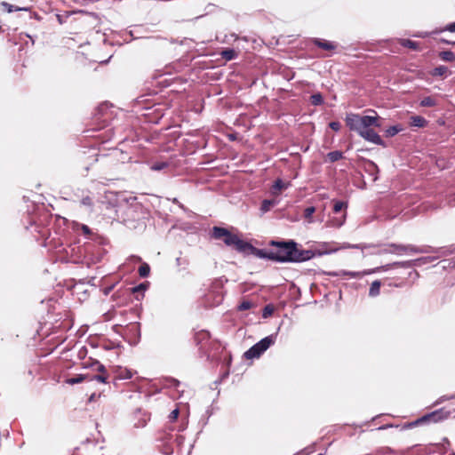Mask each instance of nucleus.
Returning <instances> with one entry per match:
<instances>
[{
	"label": "nucleus",
	"mask_w": 455,
	"mask_h": 455,
	"mask_svg": "<svg viewBox=\"0 0 455 455\" xmlns=\"http://www.w3.org/2000/svg\"><path fill=\"white\" fill-rule=\"evenodd\" d=\"M205 336H207V333H205V332L196 333V334L195 335V342H196V344H199L200 339H201V337H202V338H204Z\"/></svg>",
	"instance_id": "49"
},
{
	"label": "nucleus",
	"mask_w": 455,
	"mask_h": 455,
	"mask_svg": "<svg viewBox=\"0 0 455 455\" xmlns=\"http://www.w3.org/2000/svg\"><path fill=\"white\" fill-rule=\"evenodd\" d=\"M224 294L220 285H213L208 293L204 295V303L207 307H216L222 303Z\"/></svg>",
	"instance_id": "10"
},
{
	"label": "nucleus",
	"mask_w": 455,
	"mask_h": 455,
	"mask_svg": "<svg viewBox=\"0 0 455 455\" xmlns=\"http://www.w3.org/2000/svg\"><path fill=\"white\" fill-rule=\"evenodd\" d=\"M241 253L251 254L259 259H268L273 261V252L271 249H259L254 247L251 243L246 241L241 250Z\"/></svg>",
	"instance_id": "9"
},
{
	"label": "nucleus",
	"mask_w": 455,
	"mask_h": 455,
	"mask_svg": "<svg viewBox=\"0 0 455 455\" xmlns=\"http://www.w3.org/2000/svg\"><path fill=\"white\" fill-rule=\"evenodd\" d=\"M346 206V204L342 201H335L334 202V204H333V212L335 213H338L339 212H340L343 207Z\"/></svg>",
	"instance_id": "43"
},
{
	"label": "nucleus",
	"mask_w": 455,
	"mask_h": 455,
	"mask_svg": "<svg viewBox=\"0 0 455 455\" xmlns=\"http://www.w3.org/2000/svg\"><path fill=\"white\" fill-rule=\"evenodd\" d=\"M329 126L331 130L339 132L341 128V124L338 121H333L329 124Z\"/></svg>",
	"instance_id": "44"
},
{
	"label": "nucleus",
	"mask_w": 455,
	"mask_h": 455,
	"mask_svg": "<svg viewBox=\"0 0 455 455\" xmlns=\"http://www.w3.org/2000/svg\"><path fill=\"white\" fill-rule=\"evenodd\" d=\"M448 400H451V398H450V395H443L438 400H436L434 404L437 405V404H440L441 403L448 401Z\"/></svg>",
	"instance_id": "48"
},
{
	"label": "nucleus",
	"mask_w": 455,
	"mask_h": 455,
	"mask_svg": "<svg viewBox=\"0 0 455 455\" xmlns=\"http://www.w3.org/2000/svg\"><path fill=\"white\" fill-rule=\"evenodd\" d=\"M192 448H193V445L191 444L189 449H188V454L191 452Z\"/></svg>",
	"instance_id": "57"
},
{
	"label": "nucleus",
	"mask_w": 455,
	"mask_h": 455,
	"mask_svg": "<svg viewBox=\"0 0 455 455\" xmlns=\"http://www.w3.org/2000/svg\"><path fill=\"white\" fill-rule=\"evenodd\" d=\"M33 225H34V223H31V226H33ZM35 227H36L35 230H37L38 226H36V225L35 224Z\"/></svg>",
	"instance_id": "59"
},
{
	"label": "nucleus",
	"mask_w": 455,
	"mask_h": 455,
	"mask_svg": "<svg viewBox=\"0 0 455 455\" xmlns=\"http://www.w3.org/2000/svg\"><path fill=\"white\" fill-rule=\"evenodd\" d=\"M315 206L307 207L304 210V218L306 220H307L308 222H313L312 215L315 213Z\"/></svg>",
	"instance_id": "35"
},
{
	"label": "nucleus",
	"mask_w": 455,
	"mask_h": 455,
	"mask_svg": "<svg viewBox=\"0 0 455 455\" xmlns=\"http://www.w3.org/2000/svg\"><path fill=\"white\" fill-rule=\"evenodd\" d=\"M359 135L369 142L378 146L386 147L384 140L373 129H371V126L364 128Z\"/></svg>",
	"instance_id": "12"
},
{
	"label": "nucleus",
	"mask_w": 455,
	"mask_h": 455,
	"mask_svg": "<svg viewBox=\"0 0 455 455\" xmlns=\"http://www.w3.org/2000/svg\"><path fill=\"white\" fill-rule=\"evenodd\" d=\"M163 385L165 387H173L178 392H180L179 387L180 386V382L178 379H174V378H172V377L164 378L163 379Z\"/></svg>",
	"instance_id": "22"
},
{
	"label": "nucleus",
	"mask_w": 455,
	"mask_h": 455,
	"mask_svg": "<svg viewBox=\"0 0 455 455\" xmlns=\"http://www.w3.org/2000/svg\"><path fill=\"white\" fill-rule=\"evenodd\" d=\"M318 455H323V453H320V454H318Z\"/></svg>",
	"instance_id": "63"
},
{
	"label": "nucleus",
	"mask_w": 455,
	"mask_h": 455,
	"mask_svg": "<svg viewBox=\"0 0 455 455\" xmlns=\"http://www.w3.org/2000/svg\"><path fill=\"white\" fill-rule=\"evenodd\" d=\"M415 262L416 261L414 259H412V260H406V261L393 262V263H389V264H387V265L376 267L371 273L379 272L380 270L387 271V270H388V269H390L392 267H401L403 268H411V267H416V263Z\"/></svg>",
	"instance_id": "13"
},
{
	"label": "nucleus",
	"mask_w": 455,
	"mask_h": 455,
	"mask_svg": "<svg viewBox=\"0 0 455 455\" xmlns=\"http://www.w3.org/2000/svg\"><path fill=\"white\" fill-rule=\"evenodd\" d=\"M94 367L99 374H88V381H99L101 383H108V374L107 373V370L103 364H101L99 361L94 360L92 363H84V368Z\"/></svg>",
	"instance_id": "8"
},
{
	"label": "nucleus",
	"mask_w": 455,
	"mask_h": 455,
	"mask_svg": "<svg viewBox=\"0 0 455 455\" xmlns=\"http://www.w3.org/2000/svg\"><path fill=\"white\" fill-rule=\"evenodd\" d=\"M179 413H180V411L178 408L172 410L169 415L170 421L172 422V421L176 420L179 416Z\"/></svg>",
	"instance_id": "45"
},
{
	"label": "nucleus",
	"mask_w": 455,
	"mask_h": 455,
	"mask_svg": "<svg viewBox=\"0 0 455 455\" xmlns=\"http://www.w3.org/2000/svg\"><path fill=\"white\" fill-rule=\"evenodd\" d=\"M107 108V106L106 105H100L98 109H97V115H100V116H106L107 114L104 113V111L106 110Z\"/></svg>",
	"instance_id": "47"
},
{
	"label": "nucleus",
	"mask_w": 455,
	"mask_h": 455,
	"mask_svg": "<svg viewBox=\"0 0 455 455\" xmlns=\"http://www.w3.org/2000/svg\"><path fill=\"white\" fill-rule=\"evenodd\" d=\"M347 248H355L364 251L366 249H372L371 254H396V255H410L418 253H430L443 251L445 253H453L454 249L451 247L433 248L429 245L416 246L414 244H401V243H358L348 244Z\"/></svg>",
	"instance_id": "1"
},
{
	"label": "nucleus",
	"mask_w": 455,
	"mask_h": 455,
	"mask_svg": "<svg viewBox=\"0 0 455 455\" xmlns=\"http://www.w3.org/2000/svg\"><path fill=\"white\" fill-rule=\"evenodd\" d=\"M380 286L381 283L379 280H375L374 282H372L369 289V296L377 297L379 294Z\"/></svg>",
	"instance_id": "24"
},
{
	"label": "nucleus",
	"mask_w": 455,
	"mask_h": 455,
	"mask_svg": "<svg viewBox=\"0 0 455 455\" xmlns=\"http://www.w3.org/2000/svg\"><path fill=\"white\" fill-rule=\"evenodd\" d=\"M81 204L84 206H87V207H92L93 205V200L91 196H84L81 200Z\"/></svg>",
	"instance_id": "42"
},
{
	"label": "nucleus",
	"mask_w": 455,
	"mask_h": 455,
	"mask_svg": "<svg viewBox=\"0 0 455 455\" xmlns=\"http://www.w3.org/2000/svg\"><path fill=\"white\" fill-rule=\"evenodd\" d=\"M395 427L393 424H387L378 427V430L387 429Z\"/></svg>",
	"instance_id": "55"
},
{
	"label": "nucleus",
	"mask_w": 455,
	"mask_h": 455,
	"mask_svg": "<svg viewBox=\"0 0 455 455\" xmlns=\"http://www.w3.org/2000/svg\"><path fill=\"white\" fill-rule=\"evenodd\" d=\"M157 441L161 443V450L164 455H172L174 452V443L177 448V452L181 453L185 436L182 435H176L173 439V435L166 430L158 432Z\"/></svg>",
	"instance_id": "3"
},
{
	"label": "nucleus",
	"mask_w": 455,
	"mask_h": 455,
	"mask_svg": "<svg viewBox=\"0 0 455 455\" xmlns=\"http://www.w3.org/2000/svg\"><path fill=\"white\" fill-rule=\"evenodd\" d=\"M324 275H330V276H349L351 278H357L361 276L360 272H355V271H346V270H340V271H328L324 272Z\"/></svg>",
	"instance_id": "15"
},
{
	"label": "nucleus",
	"mask_w": 455,
	"mask_h": 455,
	"mask_svg": "<svg viewBox=\"0 0 455 455\" xmlns=\"http://www.w3.org/2000/svg\"><path fill=\"white\" fill-rule=\"evenodd\" d=\"M420 107H428V108H431V107H435L437 105V101L435 99H434L433 97L431 96H427V97H425L423 98L421 100H420V103H419Z\"/></svg>",
	"instance_id": "30"
},
{
	"label": "nucleus",
	"mask_w": 455,
	"mask_h": 455,
	"mask_svg": "<svg viewBox=\"0 0 455 455\" xmlns=\"http://www.w3.org/2000/svg\"><path fill=\"white\" fill-rule=\"evenodd\" d=\"M274 312V308L271 305H267L264 308H263V311H262V316L264 318H267L268 316H270Z\"/></svg>",
	"instance_id": "41"
},
{
	"label": "nucleus",
	"mask_w": 455,
	"mask_h": 455,
	"mask_svg": "<svg viewBox=\"0 0 455 455\" xmlns=\"http://www.w3.org/2000/svg\"><path fill=\"white\" fill-rule=\"evenodd\" d=\"M326 251H319V249H310V250H300L296 246V252H294L292 263H300L307 260L311 259L316 256L324 255Z\"/></svg>",
	"instance_id": "11"
},
{
	"label": "nucleus",
	"mask_w": 455,
	"mask_h": 455,
	"mask_svg": "<svg viewBox=\"0 0 455 455\" xmlns=\"http://www.w3.org/2000/svg\"><path fill=\"white\" fill-rule=\"evenodd\" d=\"M443 263H446L443 266V268H455V259L443 260Z\"/></svg>",
	"instance_id": "46"
},
{
	"label": "nucleus",
	"mask_w": 455,
	"mask_h": 455,
	"mask_svg": "<svg viewBox=\"0 0 455 455\" xmlns=\"http://www.w3.org/2000/svg\"><path fill=\"white\" fill-rule=\"evenodd\" d=\"M451 416H455V409L451 411V410H446L445 408H441L439 410H436L430 413H427L409 424L404 425L403 427V429L411 428L413 427H417L419 425H421V424H424L427 422H435H435L441 421L443 419H446Z\"/></svg>",
	"instance_id": "6"
},
{
	"label": "nucleus",
	"mask_w": 455,
	"mask_h": 455,
	"mask_svg": "<svg viewBox=\"0 0 455 455\" xmlns=\"http://www.w3.org/2000/svg\"><path fill=\"white\" fill-rule=\"evenodd\" d=\"M436 253H438V256L437 257H421V258H419V259H414L416 262V267H419L423 264H427V263H430L432 261H434L435 259H436L437 258L441 257V256H444V254L443 253V251H437ZM449 253H445V255H448Z\"/></svg>",
	"instance_id": "20"
},
{
	"label": "nucleus",
	"mask_w": 455,
	"mask_h": 455,
	"mask_svg": "<svg viewBox=\"0 0 455 455\" xmlns=\"http://www.w3.org/2000/svg\"><path fill=\"white\" fill-rule=\"evenodd\" d=\"M310 102L313 106H321L323 104L324 100L320 92L315 93L310 97Z\"/></svg>",
	"instance_id": "32"
},
{
	"label": "nucleus",
	"mask_w": 455,
	"mask_h": 455,
	"mask_svg": "<svg viewBox=\"0 0 455 455\" xmlns=\"http://www.w3.org/2000/svg\"><path fill=\"white\" fill-rule=\"evenodd\" d=\"M363 170L371 178L372 181L378 180L379 167L373 161L365 160L363 163Z\"/></svg>",
	"instance_id": "14"
},
{
	"label": "nucleus",
	"mask_w": 455,
	"mask_h": 455,
	"mask_svg": "<svg viewBox=\"0 0 455 455\" xmlns=\"http://www.w3.org/2000/svg\"><path fill=\"white\" fill-rule=\"evenodd\" d=\"M410 120V124L414 127L422 128L427 124V121L420 116H412Z\"/></svg>",
	"instance_id": "19"
},
{
	"label": "nucleus",
	"mask_w": 455,
	"mask_h": 455,
	"mask_svg": "<svg viewBox=\"0 0 455 455\" xmlns=\"http://www.w3.org/2000/svg\"><path fill=\"white\" fill-rule=\"evenodd\" d=\"M314 249H319V251H326V252H324V255L330 254V253H332V252H335L338 251L337 248L332 247L331 244L329 243H322L316 245Z\"/></svg>",
	"instance_id": "26"
},
{
	"label": "nucleus",
	"mask_w": 455,
	"mask_h": 455,
	"mask_svg": "<svg viewBox=\"0 0 455 455\" xmlns=\"http://www.w3.org/2000/svg\"><path fill=\"white\" fill-rule=\"evenodd\" d=\"M150 273V267L147 263H142L139 267V275L141 277H148Z\"/></svg>",
	"instance_id": "34"
},
{
	"label": "nucleus",
	"mask_w": 455,
	"mask_h": 455,
	"mask_svg": "<svg viewBox=\"0 0 455 455\" xmlns=\"http://www.w3.org/2000/svg\"><path fill=\"white\" fill-rule=\"evenodd\" d=\"M168 166H169V164L166 162H156V163H154L150 168L153 171H162Z\"/></svg>",
	"instance_id": "37"
},
{
	"label": "nucleus",
	"mask_w": 455,
	"mask_h": 455,
	"mask_svg": "<svg viewBox=\"0 0 455 455\" xmlns=\"http://www.w3.org/2000/svg\"><path fill=\"white\" fill-rule=\"evenodd\" d=\"M188 263L189 261L187 258L178 257L176 259L177 266L181 267L182 268H186Z\"/></svg>",
	"instance_id": "40"
},
{
	"label": "nucleus",
	"mask_w": 455,
	"mask_h": 455,
	"mask_svg": "<svg viewBox=\"0 0 455 455\" xmlns=\"http://www.w3.org/2000/svg\"><path fill=\"white\" fill-rule=\"evenodd\" d=\"M451 455H455V452L452 451Z\"/></svg>",
	"instance_id": "61"
},
{
	"label": "nucleus",
	"mask_w": 455,
	"mask_h": 455,
	"mask_svg": "<svg viewBox=\"0 0 455 455\" xmlns=\"http://www.w3.org/2000/svg\"><path fill=\"white\" fill-rule=\"evenodd\" d=\"M275 335H269L250 347L245 353L246 359H252L259 357L275 341Z\"/></svg>",
	"instance_id": "7"
},
{
	"label": "nucleus",
	"mask_w": 455,
	"mask_h": 455,
	"mask_svg": "<svg viewBox=\"0 0 455 455\" xmlns=\"http://www.w3.org/2000/svg\"><path fill=\"white\" fill-rule=\"evenodd\" d=\"M253 306L252 302H251L250 300H243L238 306H237V310L238 311H245V310H248L250 308H251Z\"/></svg>",
	"instance_id": "36"
},
{
	"label": "nucleus",
	"mask_w": 455,
	"mask_h": 455,
	"mask_svg": "<svg viewBox=\"0 0 455 455\" xmlns=\"http://www.w3.org/2000/svg\"><path fill=\"white\" fill-rule=\"evenodd\" d=\"M290 186V182L284 183L282 179H276L272 185V193L274 195L278 194L283 189L287 188Z\"/></svg>",
	"instance_id": "17"
},
{
	"label": "nucleus",
	"mask_w": 455,
	"mask_h": 455,
	"mask_svg": "<svg viewBox=\"0 0 455 455\" xmlns=\"http://www.w3.org/2000/svg\"><path fill=\"white\" fill-rule=\"evenodd\" d=\"M277 202L275 199H265L261 203L260 211L263 213L268 212L272 207L276 205Z\"/></svg>",
	"instance_id": "25"
},
{
	"label": "nucleus",
	"mask_w": 455,
	"mask_h": 455,
	"mask_svg": "<svg viewBox=\"0 0 455 455\" xmlns=\"http://www.w3.org/2000/svg\"><path fill=\"white\" fill-rule=\"evenodd\" d=\"M448 44H455V42H452V43H450V42H447Z\"/></svg>",
	"instance_id": "60"
},
{
	"label": "nucleus",
	"mask_w": 455,
	"mask_h": 455,
	"mask_svg": "<svg viewBox=\"0 0 455 455\" xmlns=\"http://www.w3.org/2000/svg\"><path fill=\"white\" fill-rule=\"evenodd\" d=\"M314 44L319 48L326 51H332L336 48V44L334 43L319 38L314 39Z\"/></svg>",
	"instance_id": "16"
},
{
	"label": "nucleus",
	"mask_w": 455,
	"mask_h": 455,
	"mask_svg": "<svg viewBox=\"0 0 455 455\" xmlns=\"http://www.w3.org/2000/svg\"><path fill=\"white\" fill-rule=\"evenodd\" d=\"M440 58L444 61H454L455 54L451 51H443L439 53Z\"/></svg>",
	"instance_id": "33"
},
{
	"label": "nucleus",
	"mask_w": 455,
	"mask_h": 455,
	"mask_svg": "<svg viewBox=\"0 0 455 455\" xmlns=\"http://www.w3.org/2000/svg\"><path fill=\"white\" fill-rule=\"evenodd\" d=\"M343 158V152L339 150L331 151L327 154V159L331 163H335Z\"/></svg>",
	"instance_id": "28"
},
{
	"label": "nucleus",
	"mask_w": 455,
	"mask_h": 455,
	"mask_svg": "<svg viewBox=\"0 0 455 455\" xmlns=\"http://www.w3.org/2000/svg\"><path fill=\"white\" fill-rule=\"evenodd\" d=\"M346 124L351 131H355L358 134L367 126H380L378 123V116H360L353 113L346 116Z\"/></svg>",
	"instance_id": "5"
},
{
	"label": "nucleus",
	"mask_w": 455,
	"mask_h": 455,
	"mask_svg": "<svg viewBox=\"0 0 455 455\" xmlns=\"http://www.w3.org/2000/svg\"><path fill=\"white\" fill-rule=\"evenodd\" d=\"M3 5L5 7L6 11L9 13L16 12V11H28V8H18V7H15L14 5L6 3V2H4Z\"/></svg>",
	"instance_id": "38"
},
{
	"label": "nucleus",
	"mask_w": 455,
	"mask_h": 455,
	"mask_svg": "<svg viewBox=\"0 0 455 455\" xmlns=\"http://www.w3.org/2000/svg\"><path fill=\"white\" fill-rule=\"evenodd\" d=\"M450 446V442L447 438H443V443L438 445V451L445 453Z\"/></svg>",
	"instance_id": "39"
},
{
	"label": "nucleus",
	"mask_w": 455,
	"mask_h": 455,
	"mask_svg": "<svg viewBox=\"0 0 455 455\" xmlns=\"http://www.w3.org/2000/svg\"><path fill=\"white\" fill-rule=\"evenodd\" d=\"M400 44L403 47H407L415 51L419 49V44L410 39H401Z\"/></svg>",
	"instance_id": "27"
},
{
	"label": "nucleus",
	"mask_w": 455,
	"mask_h": 455,
	"mask_svg": "<svg viewBox=\"0 0 455 455\" xmlns=\"http://www.w3.org/2000/svg\"><path fill=\"white\" fill-rule=\"evenodd\" d=\"M132 372L129 371V370H125V374L124 375H122V379H132Z\"/></svg>",
	"instance_id": "54"
},
{
	"label": "nucleus",
	"mask_w": 455,
	"mask_h": 455,
	"mask_svg": "<svg viewBox=\"0 0 455 455\" xmlns=\"http://www.w3.org/2000/svg\"><path fill=\"white\" fill-rule=\"evenodd\" d=\"M146 289V285L143 284V283H140L135 287L132 288V292H138V291H144Z\"/></svg>",
	"instance_id": "50"
},
{
	"label": "nucleus",
	"mask_w": 455,
	"mask_h": 455,
	"mask_svg": "<svg viewBox=\"0 0 455 455\" xmlns=\"http://www.w3.org/2000/svg\"><path fill=\"white\" fill-rule=\"evenodd\" d=\"M445 30L450 32H455V22L450 23L445 27Z\"/></svg>",
	"instance_id": "52"
},
{
	"label": "nucleus",
	"mask_w": 455,
	"mask_h": 455,
	"mask_svg": "<svg viewBox=\"0 0 455 455\" xmlns=\"http://www.w3.org/2000/svg\"><path fill=\"white\" fill-rule=\"evenodd\" d=\"M211 237L215 240H222L226 246L234 247L238 252H241L245 243L244 240L241 239L237 235L233 234L228 229L217 226L212 228Z\"/></svg>",
	"instance_id": "4"
},
{
	"label": "nucleus",
	"mask_w": 455,
	"mask_h": 455,
	"mask_svg": "<svg viewBox=\"0 0 455 455\" xmlns=\"http://www.w3.org/2000/svg\"><path fill=\"white\" fill-rule=\"evenodd\" d=\"M220 55L222 57V59H224L225 60H232L236 59L238 56L237 52L232 48H228V49L223 50L220 52Z\"/></svg>",
	"instance_id": "23"
},
{
	"label": "nucleus",
	"mask_w": 455,
	"mask_h": 455,
	"mask_svg": "<svg viewBox=\"0 0 455 455\" xmlns=\"http://www.w3.org/2000/svg\"><path fill=\"white\" fill-rule=\"evenodd\" d=\"M450 398H451V400L455 399V393L453 395H450Z\"/></svg>",
	"instance_id": "58"
},
{
	"label": "nucleus",
	"mask_w": 455,
	"mask_h": 455,
	"mask_svg": "<svg viewBox=\"0 0 455 455\" xmlns=\"http://www.w3.org/2000/svg\"><path fill=\"white\" fill-rule=\"evenodd\" d=\"M124 213L125 215L127 216V219H124V222L125 224H128V222L131 220L130 218H132L133 220H135V215H138L137 214V212L135 211V209L132 206H127L124 210Z\"/></svg>",
	"instance_id": "31"
},
{
	"label": "nucleus",
	"mask_w": 455,
	"mask_h": 455,
	"mask_svg": "<svg viewBox=\"0 0 455 455\" xmlns=\"http://www.w3.org/2000/svg\"><path fill=\"white\" fill-rule=\"evenodd\" d=\"M448 74H451V72L449 71V68L446 67V66H438L435 68H433L431 71H430V75L432 76H447Z\"/></svg>",
	"instance_id": "18"
},
{
	"label": "nucleus",
	"mask_w": 455,
	"mask_h": 455,
	"mask_svg": "<svg viewBox=\"0 0 455 455\" xmlns=\"http://www.w3.org/2000/svg\"><path fill=\"white\" fill-rule=\"evenodd\" d=\"M95 397H96V395H95V394H92V395L90 396L89 401H90V402L93 401V400L95 399Z\"/></svg>",
	"instance_id": "56"
},
{
	"label": "nucleus",
	"mask_w": 455,
	"mask_h": 455,
	"mask_svg": "<svg viewBox=\"0 0 455 455\" xmlns=\"http://www.w3.org/2000/svg\"><path fill=\"white\" fill-rule=\"evenodd\" d=\"M84 381H88V373L77 374L75 377L68 378L66 379V383L68 385H75V384L82 383Z\"/></svg>",
	"instance_id": "21"
},
{
	"label": "nucleus",
	"mask_w": 455,
	"mask_h": 455,
	"mask_svg": "<svg viewBox=\"0 0 455 455\" xmlns=\"http://www.w3.org/2000/svg\"><path fill=\"white\" fill-rule=\"evenodd\" d=\"M173 204H177L180 209H182L183 211H186V207L184 206V204L182 203H180L177 198H172V199H170Z\"/></svg>",
	"instance_id": "51"
},
{
	"label": "nucleus",
	"mask_w": 455,
	"mask_h": 455,
	"mask_svg": "<svg viewBox=\"0 0 455 455\" xmlns=\"http://www.w3.org/2000/svg\"><path fill=\"white\" fill-rule=\"evenodd\" d=\"M402 131H403L402 125L396 124V125H392V126L388 127L386 130L385 133H386L387 137H394L395 135H396L397 133H399Z\"/></svg>",
	"instance_id": "29"
},
{
	"label": "nucleus",
	"mask_w": 455,
	"mask_h": 455,
	"mask_svg": "<svg viewBox=\"0 0 455 455\" xmlns=\"http://www.w3.org/2000/svg\"><path fill=\"white\" fill-rule=\"evenodd\" d=\"M269 245L275 247L271 249L273 252V261L279 263H292L294 252L298 243L293 240L289 241H275L271 240Z\"/></svg>",
	"instance_id": "2"
},
{
	"label": "nucleus",
	"mask_w": 455,
	"mask_h": 455,
	"mask_svg": "<svg viewBox=\"0 0 455 455\" xmlns=\"http://www.w3.org/2000/svg\"><path fill=\"white\" fill-rule=\"evenodd\" d=\"M82 230H83V233H84V235H86L91 234V229H90V228H89L88 226H86V225H82Z\"/></svg>",
	"instance_id": "53"
},
{
	"label": "nucleus",
	"mask_w": 455,
	"mask_h": 455,
	"mask_svg": "<svg viewBox=\"0 0 455 455\" xmlns=\"http://www.w3.org/2000/svg\"><path fill=\"white\" fill-rule=\"evenodd\" d=\"M318 455H323V453H320V454H318Z\"/></svg>",
	"instance_id": "62"
}]
</instances>
